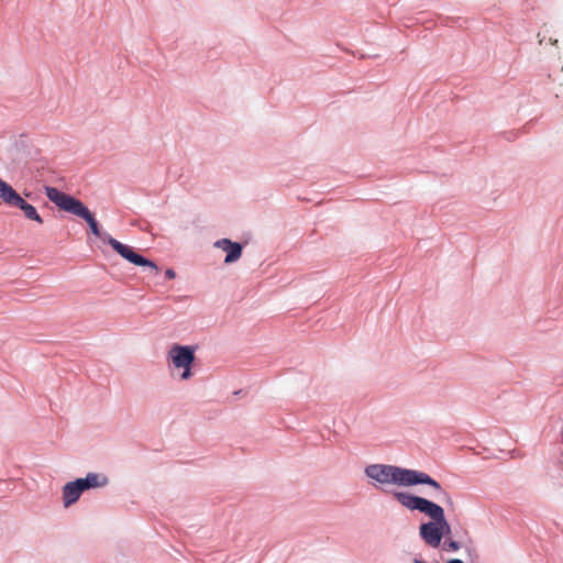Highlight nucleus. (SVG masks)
<instances>
[{"mask_svg":"<svg viewBox=\"0 0 563 563\" xmlns=\"http://www.w3.org/2000/svg\"><path fill=\"white\" fill-rule=\"evenodd\" d=\"M45 194L46 197L52 202H54L59 209L70 212L84 219L88 223L92 234L102 238L103 241H107L111 245V247L123 258H125L126 261L134 265L146 266L151 268L155 274L159 272V268L154 262L143 257L142 255H139L133 251L132 247L119 242L118 240L111 238L108 234L102 236L95 216L80 200L58 190L55 187H45Z\"/></svg>","mask_w":563,"mask_h":563,"instance_id":"nucleus-1","label":"nucleus"},{"mask_svg":"<svg viewBox=\"0 0 563 563\" xmlns=\"http://www.w3.org/2000/svg\"><path fill=\"white\" fill-rule=\"evenodd\" d=\"M365 474L379 484H394L398 486H413L424 484L438 493L446 495L441 485L427 473L416 470L402 468L395 465L372 464L365 468Z\"/></svg>","mask_w":563,"mask_h":563,"instance_id":"nucleus-2","label":"nucleus"},{"mask_svg":"<svg viewBox=\"0 0 563 563\" xmlns=\"http://www.w3.org/2000/svg\"><path fill=\"white\" fill-rule=\"evenodd\" d=\"M427 516L432 520L420 526L419 534L427 545L439 548L443 537L450 534L451 527L445 519L444 510L441 506H438L435 511Z\"/></svg>","mask_w":563,"mask_h":563,"instance_id":"nucleus-3","label":"nucleus"},{"mask_svg":"<svg viewBox=\"0 0 563 563\" xmlns=\"http://www.w3.org/2000/svg\"><path fill=\"white\" fill-rule=\"evenodd\" d=\"M176 368H183L181 379H189L192 375L191 365L195 361V349L189 345L175 344L168 354Z\"/></svg>","mask_w":563,"mask_h":563,"instance_id":"nucleus-4","label":"nucleus"},{"mask_svg":"<svg viewBox=\"0 0 563 563\" xmlns=\"http://www.w3.org/2000/svg\"><path fill=\"white\" fill-rule=\"evenodd\" d=\"M395 498L407 509L419 510L426 515L432 514L437 510L438 504L430 501L426 498L415 496L404 492H396Z\"/></svg>","mask_w":563,"mask_h":563,"instance_id":"nucleus-5","label":"nucleus"},{"mask_svg":"<svg viewBox=\"0 0 563 563\" xmlns=\"http://www.w3.org/2000/svg\"><path fill=\"white\" fill-rule=\"evenodd\" d=\"M216 247L221 249L227 253L224 263L231 264L238 261L242 255V246L238 242H232L229 239H222L216 242Z\"/></svg>","mask_w":563,"mask_h":563,"instance_id":"nucleus-6","label":"nucleus"},{"mask_svg":"<svg viewBox=\"0 0 563 563\" xmlns=\"http://www.w3.org/2000/svg\"><path fill=\"white\" fill-rule=\"evenodd\" d=\"M81 482L78 479L74 482L67 483L63 488V499L65 507H69L71 504L76 503L80 497L81 493L85 490L80 485Z\"/></svg>","mask_w":563,"mask_h":563,"instance_id":"nucleus-7","label":"nucleus"},{"mask_svg":"<svg viewBox=\"0 0 563 563\" xmlns=\"http://www.w3.org/2000/svg\"><path fill=\"white\" fill-rule=\"evenodd\" d=\"M0 199L9 207H16L22 197L10 184L0 178Z\"/></svg>","mask_w":563,"mask_h":563,"instance_id":"nucleus-8","label":"nucleus"},{"mask_svg":"<svg viewBox=\"0 0 563 563\" xmlns=\"http://www.w3.org/2000/svg\"><path fill=\"white\" fill-rule=\"evenodd\" d=\"M84 489L102 487L108 483L107 476L97 473H89L85 478H78Z\"/></svg>","mask_w":563,"mask_h":563,"instance_id":"nucleus-9","label":"nucleus"},{"mask_svg":"<svg viewBox=\"0 0 563 563\" xmlns=\"http://www.w3.org/2000/svg\"><path fill=\"white\" fill-rule=\"evenodd\" d=\"M15 208H19L20 210H22L25 218H27L29 220H33L40 224L43 223V218L38 214L35 207H33L32 205L26 202L23 198H22L21 202Z\"/></svg>","mask_w":563,"mask_h":563,"instance_id":"nucleus-10","label":"nucleus"},{"mask_svg":"<svg viewBox=\"0 0 563 563\" xmlns=\"http://www.w3.org/2000/svg\"><path fill=\"white\" fill-rule=\"evenodd\" d=\"M442 544V550L445 551V552H455L457 551L461 547H460V543L457 541H454V540H451V539H446Z\"/></svg>","mask_w":563,"mask_h":563,"instance_id":"nucleus-11","label":"nucleus"},{"mask_svg":"<svg viewBox=\"0 0 563 563\" xmlns=\"http://www.w3.org/2000/svg\"><path fill=\"white\" fill-rule=\"evenodd\" d=\"M165 276L168 278V279H174L176 277V273L174 269L172 268H168L166 272H165Z\"/></svg>","mask_w":563,"mask_h":563,"instance_id":"nucleus-12","label":"nucleus"},{"mask_svg":"<svg viewBox=\"0 0 563 563\" xmlns=\"http://www.w3.org/2000/svg\"><path fill=\"white\" fill-rule=\"evenodd\" d=\"M448 563H464V562L460 559H452V560L448 561Z\"/></svg>","mask_w":563,"mask_h":563,"instance_id":"nucleus-13","label":"nucleus"},{"mask_svg":"<svg viewBox=\"0 0 563 563\" xmlns=\"http://www.w3.org/2000/svg\"><path fill=\"white\" fill-rule=\"evenodd\" d=\"M415 563H426V562L420 561V560H416Z\"/></svg>","mask_w":563,"mask_h":563,"instance_id":"nucleus-14","label":"nucleus"},{"mask_svg":"<svg viewBox=\"0 0 563 563\" xmlns=\"http://www.w3.org/2000/svg\"><path fill=\"white\" fill-rule=\"evenodd\" d=\"M415 563H426V562L420 561V560H416Z\"/></svg>","mask_w":563,"mask_h":563,"instance_id":"nucleus-15","label":"nucleus"}]
</instances>
